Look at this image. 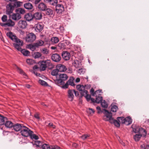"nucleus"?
<instances>
[{
	"mask_svg": "<svg viewBox=\"0 0 149 149\" xmlns=\"http://www.w3.org/2000/svg\"><path fill=\"white\" fill-rule=\"evenodd\" d=\"M6 35L13 41L15 42L13 44L14 47L18 51L21 50V47L23 45V41L18 38L14 33L11 32L7 33Z\"/></svg>",
	"mask_w": 149,
	"mask_h": 149,
	"instance_id": "f257e3e1",
	"label": "nucleus"
},
{
	"mask_svg": "<svg viewBox=\"0 0 149 149\" xmlns=\"http://www.w3.org/2000/svg\"><path fill=\"white\" fill-rule=\"evenodd\" d=\"M38 65L39 66L38 68H39L41 71L45 70L47 67L49 69H53L54 67V65L51 63L49 60L39 61L38 62Z\"/></svg>",
	"mask_w": 149,
	"mask_h": 149,
	"instance_id": "f03ea898",
	"label": "nucleus"
},
{
	"mask_svg": "<svg viewBox=\"0 0 149 149\" xmlns=\"http://www.w3.org/2000/svg\"><path fill=\"white\" fill-rule=\"evenodd\" d=\"M117 119L120 122L126 125H129L132 122V120L130 117H127L125 118L123 117H118L117 118Z\"/></svg>",
	"mask_w": 149,
	"mask_h": 149,
	"instance_id": "7ed1b4c3",
	"label": "nucleus"
},
{
	"mask_svg": "<svg viewBox=\"0 0 149 149\" xmlns=\"http://www.w3.org/2000/svg\"><path fill=\"white\" fill-rule=\"evenodd\" d=\"M20 133L22 136L25 137H28L29 136L30 133H32V131L28 127L23 125L20 131Z\"/></svg>",
	"mask_w": 149,
	"mask_h": 149,
	"instance_id": "20e7f679",
	"label": "nucleus"
},
{
	"mask_svg": "<svg viewBox=\"0 0 149 149\" xmlns=\"http://www.w3.org/2000/svg\"><path fill=\"white\" fill-rule=\"evenodd\" d=\"M36 38V35L33 33H31L27 34L25 37V40L28 42H33Z\"/></svg>",
	"mask_w": 149,
	"mask_h": 149,
	"instance_id": "39448f33",
	"label": "nucleus"
},
{
	"mask_svg": "<svg viewBox=\"0 0 149 149\" xmlns=\"http://www.w3.org/2000/svg\"><path fill=\"white\" fill-rule=\"evenodd\" d=\"M24 18L28 21L34 19L37 20V13H35L33 15L31 13H27L25 15Z\"/></svg>",
	"mask_w": 149,
	"mask_h": 149,
	"instance_id": "423d86ee",
	"label": "nucleus"
},
{
	"mask_svg": "<svg viewBox=\"0 0 149 149\" xmlns=\"http://www.w3.org/2000/svg\"><path fill=\"white\" fill-rule=\"evenodd\" d=\"M74 80L73 77H70L66 83L64 85L61 86V87L63 88H68L69 85L72 86H75V85L74 82Z\"/></svg>",
	"mask_w": 149,
	"mask_h": 149,
	"instance_id": "0eeeda50",
	"label": "nucleus"
},
{
	"mask_svg": "<svg viewBox=\"0 0 149 149\" xmlns=\"http://www.w3.org/2000/svg\"><path fill=\"white\" fill-rule=\"evenodd\" d=\"M51 58L53 61L57 62L60 61L61 57L58 54H54L52 55Z\"/></svg>",
	"mask_w": 149,
	"mask_h": 149,
	"instance_id": "6e6552de",
	"label": "nucleus"
},
{
	"mask_svg": "<svg viewBox=\"0 0 149 149\" xmlns=\"http://www.w3.org/2000/svg\"><path fill=\"white\" fill-rule=\"evenodd\" d=\"M14 9V6L11 3H9L6 6V13L7 14L10 15L12 13Z\"/></svg>",
	"mask_w": 149,
	"mask_h": 149,
	"instance_id": "1a4fd4ad",
	"label": "nucleus"
},
{
	"mask_svg": "<svg viewBox=\"0 0 149 149\" xmlns=\"http://www.w3.org/2000/svg\"><path fill=\"white\" fill-rule=\"evenodd\" d=\"M62 56L65 60H69L70 57V53L67 51L63 52L62 53Z\"/></svg>",
	"mask_w": 149,
	"mask_h": 149,
	"instance_id": "9d476101",
	"label": "nucleus"
},
{
	"mask_svg": "<svg viewBox=\"0 0 149 149\" xmlns=\"http://www.w3.org/2000/svg\"><path fill=\"white\" fill-rule=\"evenodd\" d=\"M56 68L57 69L59 72H63L65 71L67 68L63 64H58L56 66Z\"/></svg>",
	"mask_w": 149,
	"mask_h": 149,
	"instance_id": "9b49d317",
	"label": "nucleus"
},
{
	"mask_svg": "<svg viewBox=\"0 0 149 149\" xmlns=\"http://www.w3.org/2000/svg\"><path fill=\"white\" fill-rule=\"evenodd\" d=\"M23 125L19 123H17L14 124L13 128L14 130L17 132L21 131Z\"/></svg>",
	"mask_w": 149,
	"mask_h": 149,
	"instance_id": "f8f14e48",
	"label": "nucleus"
},
{
	"mask_svg": "<svg viewBox=\"0 0 149 149\" xmlns=\"http://www.w3.org/2000/svg\"><path fill=\"white\" fill-rule=\"evenodd\" d=\"M18 25L19 27L22 29H24L27 26V23L25 21L20 20L19 22Z\"/></svg>",
	"mask_w": 149,
	"mask_h": 149,
	"instance_id": "ddd939ff",
	"label": "nucleus"
},
{
	"mask_svg": "<svg viewBox=\"0 0 149 149\" xmlns=\"http://www.w3.org/2000/svg\"><path fill=\"white\" fill-rule=\"evenodd\" d=\"M4 124L6 127L9 128L13 127L14 125L13 123L11 121L9 120L7 118Z\"/></svg>",
	"mask_w": 149,
	"mask_h": 149,
	"instance_id": "4468645a",
	"label": "nucleus"
},
{
	"mask_svg": "<svg viewBox=\"0 0 149 149\" xmlns=\"http://www.w3.org/2000/svg\"><path fill=\"white\" fill-rule=\"evenodd\" d=\"M56 6V10L57 12L61 13L64 10V9L63 5L58 4Z\"/></svg>",
	"mask_w": 149,
	"mask_h": 149,
	"instance_id": "2eb2a0df",
	"label": "nucleus"
},
{
	"mask_svg": "<svg viewBox=\"0 0 149 149\" xmlns=\"http://www.w3.org/2000/svg\"><path fill=\"white\" fill-rule=\"evenodd\" d=\"M45 144L42 141L41 136L40 135H38V148H40L42 149L43 145Z\"/></svg>",
	"mask_w": 149,
	"mask_h": 149,
	"instance_id": "dca6fc26",
	"label": "nucleus"
},
{
	"mask_svg": "<svg viewBox=\"0 0 149 149\" xmlns=\"http://www.w3.org/2000/svg\"><path fill=\"white\" fill-rule=\"evenodd\" d=\"M73 90L69 89L68 91V97L70 101H72L73 100L74 97L73 95Z\"/></svg>",
	"mask_w": 149,
	"mask_h": 149,
	"instance_id": "f3484780",
	"label": "nucleus"
},
{
	"mask_svg": "<svg viewBox=\"0 0 149 149\" xmlns=\"http://www.w3.org/2000/svg\"><path fill=\"white\" fill-rule=\"evenodd\" d=\"M45 12V13L47 15H48L50 17L53 16L54 15L53 12V10L50 8H46L44 10Z\"/></svg>",
	"mask_w": 149,
	"mask_h": 149,
	"instance_id": "a211bd4d",
	"label": "nucleus"
},
{
	"mask_svg": "<svg viewBox=\"0 0 149 149\" xmlns=\"http://www.w3.org/2000/svg\"><path fill=\"white\" fill-rule=\"evenodd\" d=\"M103 110L104 111V113L106 114V116H104V119L105 120H106L105 118V117L108 118V119H109L112 117V114L111 112H109L108 111L105 109H104Z\"/></svg>",
	"mask_w": 149,
	"mask_h": 149,
	"instance_id": "6ab92c4d",
	"label": "nucleus"
},
{
	"mask_svg": "<svg viewBox=\"0 0 149 149\" xmlns=\"http://www.w3.org/2000/svg\"><path fill=\"white\" fill-rule=\"evenodd\" d=\"M37 47V42L30 44L27 45V48L32 51H34Z\"/></svg>",
	"mask_w": 149,
	"mask_h": 149,
	"instance_id": "aec40b11",
	"label": "nucleus"
},
{
	"mask_svg": "<svg viewBox=\"0 0 149 149\" xmlns=\"http://www.w3.org/2000/svg\"><path fill=\"white\" fill-rule=\"evenodd\" d=\"M47 8L46 5L43 3H40L38 5V8L41 11H44Z\"/></svg>",
	"mask_w": 149,
	"mask_h": 149,
	"instance_id": "412c9836",
	"label": "nucleus"
},
{
	"mask_svg": "<svg viewBox=\"0 0 149 149\" xmlns=\"http://www.w3.org/2000/svg\"><path fill=\"white\" fill-rule=\"evenodd\" d=\"M21 16L19 13L13 14L11 16L12 19L15 20H17L21 18Z\"/></svg>",
	"mask_w": 149,
	"mask_h": 149,
	"instance_id": "4be33fe9",
	"label": "nucleus"
},
{
	"mask_svg": "<svg viewBox=\"0 0 149 149\" xmlns=\"http://www.w3.org/2000/svg\"><path fill=\"white\" fill-rule=\"evenodd\" d=\"M44 1L49 4L56 6L58 3V0H44Z\"/></svg>",
	"mask_w": 149,
	"mask_h": 149,
	"instance_id": "5701e85b",
	"label": "nucleus"
},
{
	"mask_svg": "<svg viewBox=\"0 0 149 149\" xmlns=\"http://www.w3.org/2000/svg\"><path fill=\"white\" fill-rule=\"evenodd\" d=\"M73 65L76 68H80L81 66V62L77 60H75L73 63Z\"/></svg>",
	"mask_w": 149,
	"mask_h": 149,
	"instance_id": "b1692460",
	"label": "nucleus"
},
{
	"mask_svg": "<svg viewBox=\"0 0 149 149\" xmlns=\"http://www.w3.org/2000/svg\"><path fill=\"white\" fill-rule=\"evenodd\" d=\"M15 25V23L13 22L11 20L9 19L4 24L3 26L7 25L9 26H12Z\"/></svg>",
	"mask_w": 149,
	"mask_h": 149,
	"instance_id": "393cba45",
	"label": "nucleus"
},
{
	"mask_svg": "<svg viewBox=\"0 0 149 149\" xmlns=\"http://www.w3.org/2000/svg\"><path fill=\"white\" fill-rule=\"evenodd\" d=\"M139 134V135H141V136H143V137H144L146 135L147 132L145 130L141 127L140 129Z\"/></svg>",
	"mask_w": 149,
	"mask_h": 149,
	"instance_id": "a878e982",
	"label": "nucleus"
},
{
	"mask_svg": "<svg viewBox=\"0 0 149 149\" xmlns=\"http://www.w3.org/2000/svg\"><path fill=\"white\" fill-rule=\"evenodd\" d=\"M29 134V136L30 137V138L33 140V141H37V136L34 134L33 132L32 131V133Z\"/></svg>",
	"mask_w": 149,
	"mask_h": 149,
	"instance_id": "bb28decb",
	"label": "nucleus"
},
{
	"mask_svg": "<svg viewBox=\"0 0 149 149\" xmlns=\"http://www.w3.org/2000/svg\"><path fill=\"white\" fill-rule=\"evenodd\" d=\"M7 120V117L0 115V125L4 124L5 120Z\"/></svg>",
	"mask_w": 149,
	"mask_h": 149,
	"instance_id": "cd10ccee",
	"label": "nucleus"
},
{
	"mask_svg": "<svg viewBox=\"0 0 149 149\" xmlns=\"http://www.w3.org/2000/svg\"><path fill=\"white\" fill-rule=\"evenodd\" d=\"M24 7L28 10H30L33 8V6L29 2L26 3L24 5Z\"/></svg>",
	"mask_w": 149,
	"mask_h": 149,
	"instance_id": "c85d7f7f",
	"label": "nucleus"
},
{
	"mask_svg": "<svg viewBox=\"0 0 149 149\" xmlns=\"http://www.w3.org/2000/svg\"><path fill=\"white\" fill-rule=\"evenodd\" d=\"M19 51H21V52L24 56H28L30 55V52L28 50L25 49H21V50H19Z\"/></svg>",
	"mask_w": 149,
	"mask_h": 149,
	"instance_id": "c756f323",
	"label": "nucleus"
},
{
	"mask_svg": "<svg viewBox=\"0 0 149 149\" xmlns=\"http://www.w3.org/2000/svg\"><path fill=\"white\" fill-rule=\"evenodd\" d=\"M55 83L58 85L61 86V85H62V86L64 85V84L65 82L59 78V79L56 80Z\"/></svg>",
	"mask_w": 149,
	"mask_h": 149,
	"instance_id": "7c9ffc66",
	"label": "nucleus"
},
{
	"mask_svg": "<svg viewBox=\"0 0 149 149\" xmlns=\"http://www.w3.org/2000/svg\"><path fill=\"white\" fill-rule=\"evenodd\" d=\"M59 77V78L63 81L66 80L68 78L67 75L66 74H60Z\"/></svg>",
	"mask_w": 149,
	"mask_h": 149,
	"instance_id": "2f4dec72",
	"label": "nucleus"
},
{
	"mask_svg": "<svg viewBox=\"0 0 149 149\" xmlns=\"http://www.w3.org/2000/svg\"><path fill=\"white\" fill-rule=\"evenodd\" d=\"M39 83L42 86H49V85L44 80H42L40 79H39L38 81Z\"/></svg>",
	"mask_w": 149,
	"mask_h": 149,
	"instance_id": "473e14b6",
	"label": "nucleus"
},
{
	"mask_svg": "<svg viewBox=\"0 0 149 149\" xmlns=\"http://www.w3.org/2000/svg\"><path fill=\"white\" fill-rule=\"evenodd\" d=\"M51 41L52 43L56 44L59 41V40L57 37H53L51 38Z\"/></svg>",
	"mask_w": 149,
	"mask_h": 149,
	"instance_id": "72a5a7b5",
	"label": "nucleus"
},
{
	"mask_svg": "<svg viewBox=\"0 0 149 149\" xmlns=\"http://www.w3.org/2000/svg\"><path fill=\"white\" fill-rule=\"evenodd\" d=\"M76 88L77 89L80 91V92L84 91L85 89V87L83 85L80 84L77 85Z\"/></svg>",
	"mask_w": 149,
	"mask_h": 149,
	"instance_id": "f704fd0d",
	"label": "nucleus"
},
{
	"mask_svg": "<svg viewBox=\"0 0 149 149\" xmlns=\"http://www.w3.org/2000/svg\"><path fill=\"white\" fill-rule=\"evenodd\" d=\"M41 52L43 54H48L49 53V50L46 48H42L40 49Z\"/></svg>",
	"mask_w": 149,
	"mask_h": 149,
	"instance_id": "c9c22d12",
	"label": "nucleus"
},
{
	"mask_svg": "<svg viewBox=\"0 0 149 149\" xmlns=\"http://www.w3.org/2000/svg\"><path fill=\"white\" fill-rule=\"evenodd\" d=\"M90 136V134H84L80 136V138L83 140H85L88 139Z\"/></svg>",
	"mask_w": 149,
	"mask_h": 149,
	"instance_id": "e433bc0d",
	"label": "nucleus"
},
{
	"mask_svg": "<svg viewBox=\"0 0 149 149\" xmlns=\"http://www.w3.org/2000/svg\"><path fill=\"white\" fill-rule=\"evenodd\" d=\"M141 137V135H139V134H136L134 136V139L136 141H138Z\"/></svg>",
	"mask_w": 149,
	"mask_h": 149,
	"instance_id": "4c0bfd02",
	"label": "nucleus"
},
{
	"mask_svg": "<svg viewBox=\"0 0 149 149\" xmlns=\"http://www.w3.org/2000/svg\"><path fill=\"white\" fill-rule=\"evenodd\" d=\"M96 96V100L95 102L96 103H99L100 102L103 100H102V97L101 96L98 95V96L95 95Z\"/></svg>",
	"mask_w": 149,
	"mask_h": 149,
	"instance_id": "58836bf2",
	"label": "nucleus"
},
{
	"mask_svg": "<svg viewBox=\"0 0 149 149\" xmlns=\"http://www.w3.org/2000/svg\"><path fill=\"white\" fill-rule=\"evenodd\" d=\"M101 104L102 107L105 108H107L108 107L107 104L104 100H103L101 102Z\"/></svg>",
	"mask_w": 149,
	"mask_h": 149,
	"instance_id": "ea45409f",
	"label": "nucleus"
},
{
	"mask_svg": "<svg viewBox=\"0 0 149 149\" xmlns=\"http://www.w3.org/2000/svg\"><path fill=\"white\" fill-rule=\"evenodd\" d=\"M26 62L28 64L30 65H33L35 63V61L31 59H27Z\"/></svg>",
	"mask_w": 149,
	"mask_h": 149,
	"instance_id": "a19ab883",
	"label": "nucleus"
},
{
	"mask_svg": "<svg viewBox=\"0 0 149 149\" xmlns=\"http://www.w3.org/2000/svg\"><path fill=\"white\" fill-rule=\"evenodd\" d=\"M58 72L57 69L56 68V69H54L52 71L51 74L53 76H56Z\"/></svg>",
	"mask_w": 149,
	"mask_h": 149,
	"instance_id": "79ce46f5",
	"label": "nucleus"
},
{
	"mask_svg": "<svg viewBox=\"0 0 149 149\" xmlns=\"http://www.w3.org/2000/svg\"><path fill=\"white\" fill-rule=\"evenodd\" d=\"M33 73L36 76H37V65H36L33 67Z\"/></svg>",
	"mask_w": 149,
	"mask_h": 149,
	"instance_id": "37998d69",
	"label": "nucleus"
},
{
	"mask_svg": "<svg viewBox=\"0 0 149 149\" xmlns=\"http://www.w3.org/2000/svg\"><path fill=\"white\" fill-rule=\"evenodd\" d=\"M85 70L82 68L79 69L77 70L78 73H79L80 74H84L85 72Z\"/></svg>",
	"mask_w": 149,
	"mask_h": 149,
	"instance_id": "c03bdc74",
	"label": "nucleus"
},
{
	"mask_svg": "<svg viewBox=\"0 0 149 149\" xmlns=\"http://www.w3.org/2000/svg\"><path fill=\"white\" fill-rule=\"evenodd\" d=\"M17 10L18 12V13L21 14H24L25 13V11L24 10L21 8H18Z\"/></svg>",
	"mask_w": 149,
	"mask_h": 149,
	"instance_id": "a18cd8bd",
	"label": "nucleus"
},
{
	"mask_svg": "<svg viewBox=\"0 0 149 149\" xmlns=\"http://www.w3.org/2000/svg\"><path fill=\"white\" fill-rule=\"evenodd\" d=\"M88 91L87 90H85L81 92H80V93L81 94V96H85L87 94Z\"/></svg>",
	"mask_w": 149,
	"mask_h": 149,
	"instance_id": "49530a36",
	"label": "nucleus"
},
{
	"mask_svg": "<svg viewBox=\"0 0 149 149\" xmlns=\"http://www.w3.org/2000/svg\"><path fill=\"white\" fill-rule=\"evenodd\" d=\"M120 123L118 120V121L117 120H115L113 124L116 126L118 127H119L120 126Z\"/></svg>",
	"mask_w": 149,
	"mask_h": 149,
	"instance_id": "de8ad7c7",
	"label": "nucleus"
},
{
	"mask_svg": "<svg viewBox=\"0 0 149 149\" xmlns=\"http://www.w3.org/2000/svg\"><path fill=\"white\" fill-rule=\"evenodd\" d=\"M118 109V107L116 105H114L113 106L111 109V111L113 112H115Z\"/></svg>",
	"mask_w": 149,
	"mask_h": 149,
	"instance_id": "09e8293b",
	"label": "nucleus"
},
{
	"mask_svg": "<svg viewBox=\"0 0 149 149\" xmlns=\"http://www.w3.org/2000/svg\"><path fill=\"white\" fill-rule=\"evenodd\" d=\"M140 128L139 127H136L135 128H133V130L134 132L135 133H138V134L139 133V131L140 130Z\"/></svg>",
	"mask_w": 149,
	"mask_h": 149,
	"instance_id": "8fccbe9b",
	"label": "nucleus"
},
{
	"mask_svg": "<svg viewBox=\"0 0 149 149\" xmlns=\"http://www.w3.org/2000/svg\"><path fill=\"white\" fill-rule=\"evenodd\" d=\"M42 149H51V148L49 145L45 143L43 145Z\"/></svg>",
	"mask_w": 149,
	"mask_h": 149,
	"instance_id": "3c124183",
	"label": "nucleus"
},
{
	"mask_svg": "<svg viewBox=\"0 0 149 149\" xmlns=\"http://www.w3.org/2000/svg\"><path fill=\"white\" fill-rule=\"evenodd\" d=\"M31 143H32L33 147L34 148H35L36 149H37V141H33Z\"/></svg>",
	"mask_w": 149,
	"mask_h": 149,
	"instance_id": "603ef678",
	"label": "nucleus"
},
{
	"mask_svg": "<svg viewBox=\"0 0 149 149\" xmlns=\"http://www.w3.org/2000/svg\"><path fill=\"white\" fill-rule=\"evenodd\" d=\"M87 112L90 114H93L94 113L95 111L92 109L89 108L87 110Z\"/></svg>",
	"mask_w": 149,
	"mask_h": 149,
	"instance_id": "864d4df0",
	"label": "nucleus"
},
{
	"mask_svg": "<svg viewBox=\"0 0 149 149\" xmlns=\"http://www.w3.org/2000/svg\"><path fill=\"white\" fill-rule=\"evenodd\" d=\"M17 70L18 72H19L21 74H22L23 75L26 76V74H25V73L23 72V70L19 68H18Z\"/></svg>",
	"mask_w": 149,
	"mask_h": 149,
	"instance_id": "5fc2aeb1",
	"label": "nucleus"
},
{
	"mask_svg": "<svg viewBox=\"0 0 149 149\" xmlns=\"http://www.w3.org/2000/svg\"><path fill=\"white\" fill-rule=\"evenodd\" d=\"M44 43L43 41L40 40H38V47L39 46H41L43 45Z\"/></svg>",
	"mask_w": 149,
	"mask_h": 149,
	"instance_id": "6e6d98bb",
	"label": "nucleus"
},
{
	"mask_svg": "<svg viewBox=\"0 0 149 149\" xmlns=\"http://www.w3.org/2000/svg\"><path fill=\"white\" fill-rule=\"evenodd\" d=\"M43 29V26L41 25L40 24H38V30L40 32L42 31Z\"/></svg>",
	"mask_w": 149,
	"mask_h": 149,
	"instance_id": "4d7b16f0",
	"label": "nucleus"
},
{
	"mask_svg": "<svg viewBox=\"0 0 149 149\" xmlns=\"http://www.w3.org/2000/svg\"><path fill=\"white\" fill-rule=\"evenodd\" d=\"M58 47H59L60 49H62L64 47V44L63 43L60 42L58 44Z\"/></svg>",
	"mask_w": 149,
	"mask_h": 149,
	"instance_id": "13d9d810",
	"label": "nucleus"
},
{
	"mask_svg": "<svg viewBox=\"0 0 149 149\" xmlns=\"http://www.w3.org/2000/svg\"><path fill=\"white\" fill-rule=\"evenodd\" d=\"M94 90L93 88H91L90 90V92L92 95L93 96H95L96 93H95V91L94 92Z\"/></svg>",
	"mask_w": 149,
	"mask_h": 149,
	"instance_id": "bf43d9fd",
	"label": "nucleus"
},
{
	"mask_svg": "<svg viewBox=\"0 0 149 149\" xmlns=\"http://www.w3.org/2000/svg\"><path fill=\"white\" fill-rule=\"evenodd\" d=\"M2 20L3 22H5L7 20V16L6 15H3L2 17Z\"/></svg>",
	"mask_w": 149,
	"mask_h": 149,
	"instance_id": "052dcab7",
	"label": "nucleus"
},
{
	"mask_svg": "<svg viewBox=\"0 0 149 149\" xmlns=\"http://www.w3.org/2000/svg\"><path fill=\"white\" fill-rule=\"evenodd\" d=\"M21 3L19 1H16L15 3V6H17V7H19L21 5Z\"/></svg>",
	"mask_w": 149,
	"mask_h": 149,
	"instance_id": "680f3d73",
	"label": "nucleus"
},
{
	"mask_svg": "<svg viewBox=\"0 0 149 149\" xmlns=\"http://www.w3.org/2000/svg\"><path fill=\"white\" fill-rule=\"evenodd\" d=\"M114 120L113 118H111L109 119H106L105 120H109V122L111 123H113L114 121Z\"/></svg>",
	"mask_w": 149,
	"mask_h": 149,
	"instance_id": "e2e57ef3",
	"label": "nucleus"
},
{
	"mask_svg": "<svg viewBox=\"0 0 149 149\" xmlns=\"http://www.w3.org/2000/svg\"><path fill=\"white\" fill-rule=\"evenodd\" d=\"M38 59L41 57V59H43L44 58V56H42V54L41 53L38 52Z\"/></svg>",
	"mask_w": 149,
	"mask_h": 149,
	"instance_id": "0e129e2a",
	"label": "nucleus"
},
{
	"mask_svg": "<svg viewBox=\"0 0 149 149\" xmlns=\"http://www.w3.org/2000/svg\"><path fill=\"white\" fill-rule=\"evenodd\" d=\"M42 15L41 13L38 12V20L41 19Z\"/></svg>",
	"mask_w": 149,
	"mask_h": 149,
	"instance_id": "69168bd1",
	"label": "nucleus"
},
{
	"mask_svg": "<svg viewBox=\"0 0 149 149\" xmlns=\"http://www.w3.org/2000/svg\"><path fill=\"white\" fill-rule=\"evenodd\" d=\"M85 96L87 100H89L91 98V96L88 94H87Z\"/></svg>",
	"mask_w": 149,
	"mask_h": 149,
	"instance_id": "338daca9",
	"label": "nucleus"
},
{
	"mask_svg": "<svg viewBox=\"0 0 149 149\" xmlns=\"http://www.w3.org/2000/svg\"><path fill=\"white\" fill-rule=\"evenodd\" d=\"M48 126L49 127H52L53 128H55L56 127V126L55 125H53V123H49L48 124Z\"/></svg>",
	"mask_w": 149,
	"mask_h": 149,
	"instance_id": "774afa93",
	"label": "nucleus"
}]
</instances>
